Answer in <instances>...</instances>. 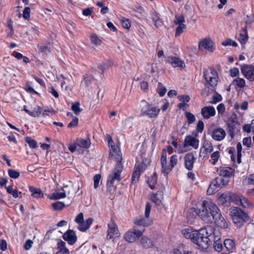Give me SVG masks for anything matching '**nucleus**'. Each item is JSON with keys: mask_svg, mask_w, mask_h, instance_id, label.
<instances>
[{"mask_svg": "<svg viewBox=\"0 0 254 254\" xmlns=\"http://www.w3.org/2000/svg\"><path fill=\"white\" fill-rule=\"evenodd\" d=\"M111 158L116 161V164L108 176L107 183L108 187L113 186L115 182H119L122 180L121 174L123 170V165L122 163V153H120L118 148L112 149L111 152Z\"/></svg>", "mask_w": 254, "mask_h": 254, "instance_id": "f257e3e1", "label": "nucleus"}, {"mask_svg": "<svg viewBox=\"0 0 254 254\" xmlns=\"http://www.w3.org/2000/svg\"><path fill=\"white\" fill-rule=\"evenodd\" d=\"M200 235L202 238L198 242L200 244V249L203 250L207 249L212 241L214 243L221 241L220 232L211 226L200 229Z\"/></svg>", "mask_w": 254, "mask_h": 254, "instance_id": "f03ea898", "label": "nucleus"}, {"mask_svg": "<svg viewBox=\"0 0 254 254\" xmlns=\"http://www.w3.org/2000/svg\"><path fill=\"white\" fill-rule=\"evenodd\" d=\"M211 205L215 204L212 202L204 201L200 208H190L189 211V214L187 216V218L189 219L190 214L195 212L205 223H211L214 220L213 216H214V213L211 207Z\"/></svg>", "mask_w": 254, "mask_h": 254, "instance_id": "7ed1b4c3", "label": "nucleus"}, {"mask_svg": "<svg viewBox=\"0 0 254 254\" xmlns=\"http://www.w3.org/2000/svg\"><path fill=\"white\" fill-rule=\"evenodd\" d=\"M229 214L235 224L242 226L248 219L247 214L239 207H232L229 209Z\"/></svg>", "mask_w": 254, "mask_h": 254, "instance_id": "20e7f679", "label": "nucleus"}, {"mask_svg": "<svg viewBox=\"0 0 254 254\" xmlns=\"http://www.w3.org/2000/svg\"><path fill=\"white\" fill-rule=\"evenodd\" d=\"M140 107L142 115L149 118L157 117L160 111V109L150 106L144 100L141 102Z\"/></svg>", "mask_w": 254, "mask_h": 254, "instance_id": "39448f33", "label": "nucleus"}, {"mask_svg": "<svg viewBox=\"0 0 254 254\" xmlns=\"http://www.w3.org/2000/svg\"><path fill=\"white\" fill-rule=\"evenodd\" d=\"M211 209L214 213V221L217 226L221 228L225 229L228 228L229 222L222 216L219 212V209L216 205H211Z\"/></svg>", "mask_w": 254, "mask_h": 254, "instance_id": "423d86ee", "label": "nucleus"}, {"mask_svg": "<svg viewBox=\"0 0 254 254\" xmlns=\"http://www.w3.org/2000/svg\"><path fill=\"white\" fill-rule=\"evenodd\" d=\"M200 229L198 231L190 228H187L182 230V234L186 238L190 239L200 248V244L198 241L202 239V236L200 235Z\"/></svg>", "mask_w": 254, "mask_h": 254, "instance_id": "0eeeda50", "label": "nucleus"}, {"mask_svg": "<svg viewBox=\"0 0 254 254\" xmlns=\"http://www.w3.org/2000/svg\"><path fill=\"white\" fill-rule=\"evenodd\" d=\"M151 205L147 203L145 206V218H137L134 220V223L139 226L146 227L151 225L152 221L149 218Z\"/></svg>", "mask_w": 254, "mask_h": 254, "instance_id": "6e6552de", "label": "nucleus"}, {"mask_svg": "<svg viewBox=\"0 0 254 254\" xmlns=\"http://www.w3.org/2000/svg\"><path fill=\"white\" fill-rule=\"evenodd\" d=\"M144 231V229L143 228L139 229L136 226H134L132 231H129L125 234L124 238L128 242H134L137 238L142 235Z\"/></svg>", "mask_w": 254, "mask_h": 254, "instance_id": "1a4fd4ad", "label": "nucleus"}, {"mask_svg": "<svg viewBox=\"0 0 254 254\" xmlns=\"http://www.w3.org/2000/svg\"><path fill=\"white\" fill-rule=\"evenodd\" d=\"M227 125L228 128V132L231 138H233L235 130L239 126L237 116L234 113H232L228 118Z\"/></svg>", "mask_w": 254, "mask_h": 254, "instance_id": "9d476101", "label": "nucleus"}, {"mask_svg": "<svg viewBox=\"0 0 254 254\" xmlns=\"http://www.w3.org/2000/svg\"><path fill=\"white\" fill-rule=\"evenodd\" d=\"M203 77L206 82L212 87H214L217 84V74L214 69H204Z\"/></svg>", "mask_w": 254, "mask_h": 254, "instance_id": "9b49d317", "label": "nucleus"}, {"mask_svg": "<svg viewBox=\"0 0 254 254\" xmlns=\"http://www.w3.org/2000/svg\"><path fill=\"white\" fill-rule=\"evenodd\" d=\"M198 48L201 51L205 50L211 52H213L215 49L214 43L210 38L204 39L200 41Z\"/></svg>", "mask_w": 254, "mask_h": 254, "instance_id": "f8f14e48", "label": "nucleus"}, {"mask_svg": "<svg viewBox=\"0 0 254 254\" xmlns=\"http://www.w3.org/2000/svg\"><path fill=\"white\" fill-rule=\"evenodd\" d=\"M120 236L119 230L117 225L115 223L111 221L108 224V229L107 231V238L108 239L114 238V237H118Z\"/></svg>", "mask_w": 254, "mask_h": 254, "instance_id": "ddd939ff", "label": "nucleus"}, {"mask_svg": "<svg viewBox=\"0 0 254 254\" xmlns=\"http://www.w3.org/2000/svg\"><path fill=\"white\" fill-rule=\"evenodd\" d=\"M185 19L184 17H175L174 22L178 26L176 29L175 36L179 37L186 28V25L184 24Z\"/></svg>", "mask_w": 254, "mask_h": 254, "instance_id": "4468645a", "label": "nucleus"}, {"mask_svg": "<svg viewBox=\"0 0 254 254\" xmlns=\"http://www.w3.org/2000/svg\"><path fill=\"white\" fill-rule=\"evenodd\" d=\"M241 72L248 79L253 80L254 79V66L244 65L241 66Z\"/></svg>", "mask_w": 254, "mask_h": 254, "instance_id": "2eb2a0df", "label": "nucleus"}, {"mask_svg": "<svg viewBox=\"0 0 254 254\" xmlns=\"http://www.w3.org/2000/svg\"><path fill=\"white\" fill-rule=\"evenodd\" d=\"M161 163L162 166V172L166 174H168L172 170L170 164H167V153L165 150H162V154L161 158Z\"/></svg>", "mask_w": 254, "mask_h": 254, "instance_id": "dca6fc26", "label": "nucleus"}, {"mask_svg": "<svg viewBox=\"0 0 254 254\" xmlns=\"http://www.w3.org/2000/svg\"><path fill=\"white\" fill-rule=\"evenodd\" d=\"M195 160V158L192 152H189L186 154L184 156L185 166L186 168L189 171L192 170Z\"/></svg>", "mask_w": 254, "mask_h": 254, "instance_id": "f3484780", "label": "nucleus"}, {"mask_svg": "<svg viewBox=\"0 0 254 254\" xmlns=\"http://www.w3.org/2000/svg\"><path fill=\"white\" fill-rule=\"evenodd\" d=\"M199 140L191 135H187L184 142L185 147L191 146L194 149H196L198 147Z\"/></svg>", "mask_w": 254, "mask_h": 254, "instance_id": "a211bd4d", "label": "nucleus"}, {"mask_svg": "<svg viewBox=\"0 0 254 254\" xmlns=\"http://www.w3.org/2000/svg\"><path fill=\"white\" fill-rule=\"evenodd\" d=\"M166 62L171 64L174 67H179L182 68L185 67V63L180 59L174 57H168L166 59Z\"/></svg>", "mask_w": 254, "mask_h": 254, "instance_id": "6ab92c4d", "label": "nucleus"}, {"mask_svg": "<svg viewBox=\"0 0 254 254\" xmlns=\"http://www.w3.org/2000/svg\"><path fill=\"white\" fill-rule=\"evenodd\" d=\"M201 114L205 119H208L215 115V110L212 106H205L201 110Z\"/></svg>", "mask_w": 254, "mask_h": 254, "instance_id": "aec40b11", "label": "nucleus"}, {"mask_svg": "<svg viewBox=\"0 0 254 254\" xmlns=\"http://www.w3.org/2000/svg\"><path fill=\"white\" fill-rule=\"evenodd\" d=\"M64 239L70 245L74 244L77 240L75 232L71 230H67L63 236Z\"/></svg>", "mask_w": 254, "mask_h": 254, "instance_id": "412c9836", "label": "nucleus"}, {"mask_svg": "<svg viewBox=\"0 0 254 254\" xmlns=\"http://www.w3.org/2000/svg\"><path fill=\"white\" fill-rule=\"evenodd\" d=\"M226 135V132L222 128H218L214 129L212 132V138L217 141L222 140Z\"/></svg>", "mask_w": 254, "mask_h": 254, "instance_id": "4be33fe9", "label": "nucleus"}, {"mask_svg": "<svg viewBox=\"0 0 254 254\" xmlns=\"http://www.w3.org/2000/svg\"><path fill=\"white\" fill-rule=\"evenodd\" d=\"M62 78L63 80L62 81V87L63 88L64 85L66 84L65 86V90L68 89L71 86L72 81V77L70 75H67L66 76H64L63 74H61L58 77L59 80Z\"/></svg>", "mask_w": 254, "mask_h": 254, "instance_id": "5701e85b", "label": "nucleus"}, {"mask_svg": "<svg viewBox=\"0 0 254 254\" xmlns=\"http://www.w3.org/2000/svg\"><path fill=\"white\" fill-rule=\"evenodd\" d=\"M234 170L230 167H220L219 169V174L223 177H230L233 175Z\"/></svg>", "mask_w": 254, "mask_h": 254, "instance_id": "b1692460", "label": "nucleus"}, {"mask_svg": "<svg viewBox=\"0 0 254 254\" xmlns=\"http://www.w3.org/2000/svg\"><path fill=\"white\" fill-rule=\"evenodd\" d=\"M76 144H77L79 150L81 148L87 149L90 147L91 142L89 138H87L85 139L79 138L76 140Z\"/></svg>", "mask_w": 254, "mask_h": 254, "instance_id": "393cba45", "label": "nucleus"}, {"mask_svg": "<svg viewBox=\"0 0 254 254\" xmlns=\"http://www.w3.org/2000/svg\"><path fill=\"white\" fill-rule=\"evenodd\" d=\"M237 204L241 205L244 208H250L252 204L250 201L243 196H239L236 199Z\"/></svg>", "mask_w": 254, "mask_h": 254, "instance_id": "a878e982", "label": "nucleus"}, {"mask_svg": "<svg viewBox=\"0 0 254 254\" xmlns=\"http://www.w3.org/2000/svg\"><path fill=\"white\" fill-rule=\"evenodd\" d=\"M92 222V218H89L86 220L85 223L83 221L78 223L79 225L77 227V229L81 232H85L89 228Z\"/></svg>", "mask_w": 254, "mask_h": 254, "instance_id": "bb28decb", "label": "nucleus"}, {"mask_svg": "<svg viewBox=\"0 0 254 254\" xmlns=\"http://www.w3.org/2000/svg\"><path fill=\"white\" fill-rule=\"evenodd\" d=\"M58 252L56 254H70L68 249L65 247V243L61 240L58 243Z\"/></svg>", "mask_w": 254, "mask_h": 254, "instance_id": "cd10ccee", "label": "nucleus"}, {"mask_svg": "<svg viewBox=\"0 0 254 254\" xmlns=\"http://www.w3.org/2000/svg\"><path fill=\"white\" fill-rule=\"evenodd\" d=\"M29 190L31 193V196L34 198H41L43 197V193L40 188H35L30 186L29 188Z\"/></svg>", "mask_w": 254, "mask_h": 254, "instance_id": "c85d7f7f", "label": "nucleus"}, {"mask_svg": "<svg viewBox=\"0 0 254 254\" xmlns=\"http://www.w3.org/2000/svg\"><path fill=\"white\" fill-rule=\"evenodd\" d=\"M142 172V170L141 169L140 165L136 166L135 167V169L133 172L132 178H131V183L134 184L136 183L139 180L140 174Z\"/></svg>", "mask_w": 254, "mask_h": 254, "instance_id": "c756f323", "label": "nucleus"}, {"mask_svg": "<svg viewBox=\"0 0 254 254\" xmlns=\"http://www.w3.org/2000/svg\"><path fill=\"white\" fill-rule=\"evenodd\" d=\"M203 148H204V150L202 151V148H201L200 153H202V154H207V153H211L213 151V147L212 143L207 140H205L204 141Z\"/></svg>", "mask_w": 254, "mask_h": 254, "instance_id": "7c9ffc66", "label": "nucleus"}, {"mask_svg": "<svg viewBox=\"0 0 254 254\" xmlns=\"http://www.w3.org/2000/svg\"><path fill=\"white\" fill-rule=\"evenodd\" d=\"M163 198V192L159 190L156 194H153L151 199L156 204L159 205L162 203V200Z\"/></svg>", "mask_w": 254, "mask_h": 254, "instance_id": "2f4dec72", "label": "nucleus"}, {"mask_svg": "<svg viewBox=\"0 0 254 254\" xmlns=\"http://www.w3.org/2000/svg\"><path fill=\"white\" fill-rule=\"evenodd\" d=\"M38 47L39 48V52L45 55L48 54L51 52L52 48V46L50 43L46 44H41L39 45Z\"/></svg>", "mask_w": 254, "mask_h": 254, "instance_id": "473e14b6", "label": "nucleus"}, {"mask_svg": "<svg viewBox=\"0 0 254 254\" xmlns=\"http://www.w3.org/2000/svg\"><path fill=\"white\" fill-rule=\"evenodd\" d=\"M224 245L228 251L232 252L235 249V243L232 239H225L224 241Z\"/></svg>", "mask_w": 254, "mask_h": 254, "instance_id": "72a5a7b5", "label": "nucleus"}, {"mask_svg": "<svg viewBox=\"0 0 254 254\" xmlns=\"http://www.w3.org/2000/svg\"><path fill=\"white\" fill-rule=\"evenodd\" d=\"M24 110L30 116L34 117H39L41 114L42 112V108L40 106H38L37 109H35V110L33 111H30L27 109H25V106H24Z\"/></svg>", "mask_w": 254, "mask_h": 254, "instance_id": "f704fd0d", "label": "nucleus"}, {"mask_svg": "<svg viewBox=\"0 0 254 254\" xmlns=\"http://www.w3.org/2000/svg\"><path fill=\"white\" fill-rule=\"evenodd\" d=\"M217 184L214 180L210 185L207 190V193L208 195H211L218 190Z\"/></svg>", "mask_w": 254, "mask_h": 254, "instance_id": "c9c22d12", "label": "nucleus"}, {"mask_svg": "<svg viewBox=\"0 0 254 254\" xmlns=\"http://www.w3.org/2000/svg\"><path fill=\"white\" fill-rule=\"evenodd\" d=\"M140 243L145 248H151L153 246L152 242L148 238L143 237L140 240Z\"/></svg>", "mask_w": 254, "mask_h": 254, "instance_id": "e433bc0d", "label": "nucleus"}, {"mask_svg": "<svg viewBox=\"0 0 254 254\" xmlns=\"http://www.w3.org/2000/svg\"><path fill=\"white\" fill-rule=\"evenodd\" d=\"M90 41L93 45L97 46L100 45L102 43V39L95 34L91 35Z\"/></svg>", "mask_w": 254, "mask_h": 254, "instance_id": "4c0bfd02", "label": "nucleus"}, {"mask_svg": "<svg viewBox=\"0 0 254 254\" xmlns=\"http://www.w3.org/2000/svg\"><path fill=\"white\" fill-rule=\"evenodd\" d=\"M66 191L64 190H63L62 192H56L53 193L51 196L50 197L51 199H59L61 198H64L66 196L65 195Z\"/></svg>", "mask_w": 254, "mask_h": 254, "instance_id": "58836bf2", "label": "nucleus"}, {"mask_svg": "<svg viewBox=\"0 0 254 254\" xmlns=\"http://www.w3.org/2000/svg\"><path fill=\"white\" fill-rule=\"evenodd\" d=\"M223 177H218L214 180L217 184L219 189L227 184L229 182L228 179H225Z\"/></svg>", "mask_w": 254, "mask_h": 254, "instance_id": "ea45409f", "label": "nucleus"}, {"mask_svg": "<svg viewBox=\"0 0 254 254\" xmlns=\"http://www.w3.org/2000/svg\"><path fill=\"white\" fill-rule=\"evenodd\" d=\"M157 181V175L154 173L153 176L149 178L148 180V184L149 187L152 189H154L155 188V185L156 184Z\"/></svg>", "mask_w": 254, "mask_h": 254, "instance_id": "a19ab883", "label": "nucleus"}, {"mask_svg": "<svg viewBox=\"0 0 254 254\" xmlns=\"http://www.w3.org/2000/svg\"><path fill=\"white\" fill-rule=\"evenodd\" d=\"M93 80L94 79L91 76L87 75L84 77L83 81L81 82V84L85 87H89Z\"/></svg>", "mask_w": 254, "mask_h": 254, "instance_id": "79ce46f5", "label": "nucleus"}, {"mask_svg": "<svg viewBox=\"0 0 254 254\" xmlns=\"http://www.w3.org/2000/svg\"><path fill=\"white\" fill-rule=\"evenodd\" d=\"M249 38L248 33H240L238 38V40L242 45H244L246 43Z\"/></svg>", "mask_w": 254, "mask_h": 254, "instance_id": "37998d69", "label": "nucleus"}, {"mask_svg": "<svg viewBox=\"0 0 254 254\" xmlns=\"http://www.w3.org/2000/svg\"><path fill=\"white\" fill-rule=\"evenodd\" d=\"M80 105L79 102H75L72 105L71 109L76 115H78L82 111V109L80 108Z\"/></svg>", "mask_w": 254, "mask_h": 254, "instance_id": "c03bdc74", "label": "nucleus"}, {"mask_svg": "<svg viewBox=\"0 0 254 254\" xmlns=\"http://www.w3.org/2000/svg\"><path fill=\"white\" fill-rule=\"evenodd\" d=\"M219 157V152L218 151L214 152L211 155V159L209 160V161L213 165H215L218 161Z\"/></svg>", "mask_w": 254, "mask_h": 254, "instance_id": "a18cd8bd", "label": "nucleus"}, {"mask_svg": "<svg viewBox=\"0 0 254 254\" xmlns=\"http://www.w3.org/2000/svg\"><path fill=\"white\" fill-rule=\"evenodd\" d=\"M121 22L124 28L127 30H128L130 28L131 24L130 22L128 19H127L125 17H123V18L121 20Z\"/></svg>", "mask_w": 254, "mask_h": 254, "instance_id": "49530a36", "label": "nucleus"}, {"mask_svg": "<svg viewBox=\"0 0 254 254\" xmlns=\"http://www.w3.org/2000/svg\"><path fill=\"white\" fill-rule=\"evenodd\" d=\"M26 142L29 144V146L32 148H35L37 146V143L36 140L30 137H27L25 138Z\"/></svg>", "mask_w": 254, "mask_h": 254, "instance_id": "de8ad7c7", "label": "nucleus"}, {"mask_svg": "<svg viewBox=\"0 0 254 254\" xmlns=\"http://www.w3.org/2000/svg\"><path fill=\"white\" fill-rule=\"evenodd\" d=\"M185 116L187 118L188 122L189 124H192L195 121L194 116L189 112H186Z\"/></svg>", "mask_w": 254, "mask_h": 254, "instance_id": "09e8293b", "label": "nucleus"}, {"mask_svg": "<svg viewBox=\"0 0 254 254\" xmlns=\"http://www.w3.org/2000/svg\"><path fill=\"white\" fill-rule=\"evenodd\" d=\"M52 207L55 210H59L63 209L65 205L63 202L58 201L52 204Z\"/></svg>", "mask_w": 254, "mask_h": 254, "instance_id": "8fccbe9b", "label": "nucleus"}, {"mask_svg": "<svg viewBox=\"0 0 254 254\" xmlns=\"http://www.w3.org/2000/svg\"><path fill=\"white\" fill-rule=\"evenodd\" d=\"M135 152L139 154L141 159H143L145 150L143 145H138Z\"/></svg>", "mask_w": 254, "mask_h": 254, "instance_id": "3c124183", "label": "nucleus"}, {"mask_svg": "<svg viewBox=\"0 0 254 254\" xmlns=\"http://www.w3.org/2000/svg\"><path fill=\"white\" fill-rule=\"evenodd\" d=\"M173 253L174 254H192L191 251L185 250L182 248L174 249Z\"/></svg>", "mask_w": 254, "mask_h": 254, "instance_id": "603ef678", "label": "nucleus"}, {"mask_svg": "<svg viewBox=\"0 0 254 254\" xmlns=\"http://www.w3.org/2000/svg\"><path fill=\"white\" fill-rule=\"evenodd\" d=\"M8 173L10 177L13 179H17L20 176V173L19 172L12 169H9L8 171Z\"/></svg>", "mask_w": 254, "mask_h": 254, "instance_id": "864d4df0", "label": "nucleus"}, {"mask_svg": "<svg viewBox=\"0 0 254 254\" xmlns=\"http://www.w3.org/2000/svg\"><path fill=\"white\" fill-rule=\"evenodd\" d=\"M234 82H235L236 85L241 88H243L245 86V81L244 79L241 78H237L234 80Z\"/></svg>", "mask_w": 254, "mask_h": 254, "instance_id": "5fc2aeb1", "label": "nucleus"}, {"mask_svg": "<svg viewBox=\"0 0 254 254\" xmlns=\"http://www.w3.org/2000/svg\"><path fill=\"white\" fill-rule=\"evenodd\" d=\"M222 44L224 46L231 45L233 46V47H237L238 46L237 43L235 41L231 39H227L223 41Z\"/></svg>", "mask_w": 254, "mask_h": 254, "instance_id": "6e6d98bb", "label": "nucleus"}, {"mask_svg": "<svg viewBox=\"0 0 254 254\" xmlns=\"http://www.w3.org/2000/svg\"><path fill=\"white\" fill-rule=\"evenodd\" d=\"M151 19L154 23V24L156 27H158L162 25V21L159 17H151Z\"/></svg>", "mask_w": 254, "mask_h": 254, "instance_id": "4d7b16f0", "label": "nucleus"}, {"mask_svg": "<svg viewBox=\"0 0 254 254\" xmlns=\"http://www.w3.org/2000/svg\"><path fill=\"white\" fill-rule=\"evenodd\" d=\"M101 176L99 174H96L94 177V188L97 189L99 186V183Z\"/></svg>", "mask_w": 254, "mask_h": 254, "instance_id": "13d9d810", "label": "nucleus"}, {"mask_svg": "<svg viewBox=\"0 0 254 254\" xmlns=\"http://www.w3.org/2000/svg\"><path fill=\"white\" fill-rule=\"evenodd\" d=\"M108 143H109V146L111 147V149H110V155L111 156V151L112 150V149H117L118 148V150H119V151L120 152V153H121L119 148L118 147V146H116L114 144V143L113 142V141L112 140V139L111 138V137L109 135V138H108Z\"/></svg>", "mask_w": 254, "mask_h": 254, "instance_id": "bf43d9fd", "label": "nucleus"}, {"mask_svg": "<svg viewBox=\"0 0 254 254\" xmlns=\"http://www.w3.org/2000/svg\"><path fill=\"white\" fill-rule=\"evenodd\" d=\"M178 162V159H177V155H172L170 159V165L172 168L177 165Z\"/></svg>", "mask_w": 254, "mask_h": 254, "instance_id": "052dcab7", "label": "nucleus"}, {"mask_svg": "<svg viewBox=\"0 0 254 254\" xmlns=\"http://www.w3.org/2000/svg\"><path fill=\"white\" fill-rule=\"evenodd\" d=\"M222 100V97L219 94H215L213 96V99L212 101L209 102L211 104H216L218 102L221 101Z\"/></svg>", "mask_w": 254, "mask_h": 254, "instance_id": "680f3d73", "label": "nucleus"}, {"mask_svg": "<svg viewBox=\"0 0 254 254\" xmlns=\"http://www.w3.org/2000/svg\"><path fill=\"white\" fill-rule=\"evenodd\" d=\"M158 84L159 88L158 89V93L161 97H162L165 94L167 89L165 87L162 86L161 83H159Z\"/></svg>", "mask_w": 254, "mask_h": 254, "instance_id": "e2e57ef3", "label": "nucleus"}, {"mask_svg": "<svg viewBox=\"0 0 254 254\" xmlns=\"http://www.w3.org/2000/svg\"><path fill=\"white\" fill-rule=\"evenodd\" d=\"M213 247L216 251L218 252L221 251L223 248L222 241L214 243Z\"/></svg>", "mask_w": 254, "mask_h": 254, "instance_id": "0e129e2a", "label": "nucleus"}, {"mask_svg": "<svg viewBox=\"0 0 254 254\" xmlns=\"http://www.w3.org/2000/svg\"><path fill=\"white\" fill-rule=\"evenodd\" d=\"M78 119L77 117H74L73 120H72V121L69 123L68 125H67V127H75L77 126L78 125Z\"/></svg>", "mask_w": 254, "mask_h": 254, "instance_id": "69168bd1", "label": "nucleus"}, {"mask_svg": "<svg viewBox=\"0 0 254 254\" xmlns=\"http://www.w3.org/2000/svg\"><path fill=\"white\" fill-rule=\"evenodd\" d=\"M204 129V123L202 121H198L196 125V130L198 132H202Z\"/></svg>", "mask_w": 254, "mask_h": 254, "instance_id": "338daca9", "label": "nucleus"}, {"mask_svg": "<svg viewBox=\"0 0 254 254\" xmlns=\"http://www.w3.org/2000/svg\"><path fill=\"white\" fill-rule=\"evenodd\" d=\"M178 98L180 101H182L183 102H188L190 100V96L187 95H179L178 96Z\"/></svg>", "mask_w": 254, "mask_h": 254, "instance_id": "774afa93", "label": "nucleus"}]
</instances>
